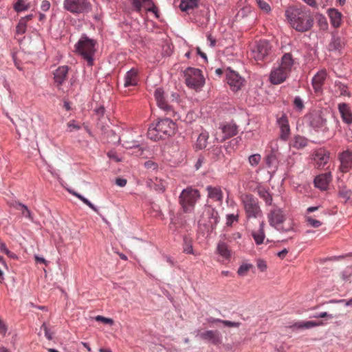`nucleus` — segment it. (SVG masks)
Here are the masks:
<instances>
[{
    "label": "nucleus",
    "instance_id": "38",
    "mask_svg": "<svg viewBox=\"0 0 352 352\" xmlns=\"http://www.w3.org/2000/svg\"><path fill=\"white\" fill-rule=\"evenodd\" d=\"M342 43L341 40L338 37H333L329 45V50H337L341 48Z\"/></svg>",
    "mask_w": 352,
    "mask_h": 352
},
{
    "label": "nucleus",
    "instance_id": "3",
    "mask_svg": "<svg viewBox=\"0 0 352 352\" xmlns=\"http://www.w3.org/2000/svg\"><path fill=\"white\" fill-rule=\"evenodd\" d=\"M294 65V60L290 54H285L277 67L272 69L269 80L274 85L283 83L288 78Z\"/></svg>",
    "mask_w": 352,
    "mask_h": 352
},
{
    "label": "nucleus",
    "instance_id": "17",
    "mask_svg": "<svg viewBox=\"0 0 352 352\" xmlns=\"http://www.w3.org/2000/svg\"><path fill=\"white\" fill-rule=\"evenodd\" d=\"M332 180V175L330 171L317 175L314 180L315 187L321 190H327L329 188V184Z\"/></svg>",
    "mask_w": 352,
    "mask_h": 352
},
{
    "label": "nucleus",
    "instance_id": "50",
    "mask_svg": "<svg viewBox=\"0 0 352 352\" xmlns=\"http://www.w3.org/2000/svg\"><path fill=\"white\" fill-rule=\"evenodd\" d=\"M238 221V215L236 216L233 214H228L226 217V224L228 226H231L234 221Z\"/></svg>",
    "mask_w": 352,
    "mask_h": 352
},
{
    "label": "nucleus",
    "instance_id": "24",
    "mask_svg": "<svg viewBox=\"0 0 352 352\" xmlns=\"http://www.w3.org/2000/svg\"><path fill=\"white\" fill-rule=\"evenodd\" d=\"M323 324L322 322L306 321L297 322L289 326L293 329H310L314 327Z\"/></svg>",
    "mask_w": 352,
    "mask_h": 352
},
{
    "label": "nucleus",
    "instance_id": "8",
    "mask_svg": "<svg viewBox=\"0 0 352 352\" xmlns=\"http://www.w3.org/2000/svg\"><path fill=\"white\" fill-rule=\"evenodd\" d=\"M272 52V45L267 40H255L248 46V56L256 61L264 60Z\"/></svg>",
    "mask_w": 352,
    "mask_h": 352
},
{
    "label": "nucleus",
    "instance_id": "26",
    "mask_svg": "<svg viewBox=\"0 0 352 352\" xmlns=\"http://www.w3.org/2000/svg\"><path fill=\"white\" fill-rule=\"evenodd\" d=\"M206 190L208 193V197L217 201H222L223 192L219 187H212L208 186Z\"/></svg>",
    "mask_w": 352,
    "mask_h": 352
},
{
    "label": "nucleus",
    "instance_id": "11",
    "mask_svg": "<svg viewBox=\"0 0 352 352\" xmlns=\"http://www.w3.org/2000/svg\"><path fill=\"white\" fill-rule=\"evenodd\" d=\"M64 8L73 13H87L91 10V5L88 0H65Z\"/></svg>",
    "mask_w": 352,
    "mask_h": 352
},
{
    "label": "nucleus",
    "instance_id": "36",
    "mask_svg": "<svg viewBox=\"0 0 352 352\" xmlns=\"http://www.w3.org/2000/svg\"><path fill=\"white\" fill-rule=\"evenodd\" d=\"M335 86L337 89L336 91L339 92L340 96H350V93L346 85L340 82H336Z\"/></svg>",
    "mask_w": 352,
    "mask_h": 352
},
{
    "label": "nucleus",
    "instance_id": "44",
    "mask_svg": "<svg viewBox=\"0 0 352 352\" xmlns=\"http://www.w3.org/2000/svg\"><path fill=\"white\" fill-rule=\"evenodd\" d=\"M107 122H109V120L107 118V120L105 121L104 119H98L97 121V126L98 129H100L103 133H106L107 131L109 129L108 126L106 125Z\"/></svg>",
    "mask_w": 352,
    "mask_h": 352
},
{
    "label": "nucleus",
    "instance_id": "42",
    "mask_svg": "<svg viewBox=\"0 0 352 352\" xmlns=\"http://www.w3.org/2000/svg\"><path fill=\"white\" fill-rule=\"evenodd\" d=\"M14 8L16 12H22L28 9V6L25 4V0H18L14 6Z\"/></svg>",
    "mask_w": 352,
    "mask_h": 352
},
{
    "label": "nucleus",
    "instance_id": "25",
    "mask_svg": "<svg viewBox=\"0 0 352 352\" xmlns=\"http://www.w3.org/2000/svg\"><path fill=\"white\" fill-rule=\"evenodd\" d=\"M308 144V140L300 135H294L292 138L290 146L296 148V149H302L307 146Z\"/></svg>",
    "mask_w": 352,
    "mask_h": 352
},
{
    "label": "nucleus",
    "instance_id": "28",
    "mask_svg": "<svg viewBox=\"0 0 352 352\" xmlns=\"http://www.w3.org/2000/svg\"><path fill=\"white\" fill-rule=\"evenodd\" d=\"M217 252L225 259H228L230 257V251L228 249L227 244L223 241L219 242L217 248Z\"/></svg>",
    "mask_w": 352,
    "mask_h": 352
},
{
    "label": "nucleus",
    "instance_id": "12",
    "mask_svg": "<svg viewBox=\"0 0 352 352\" xmlns=\"http://www.w3.org/2000/svg\"><path fill=\"white\" fill-rule=\"evenodd\" d=\"M309 125L314 129L328 131L325 113L322 110H314L308 115Z\"/></svg>",
    "mask_w": 352,
    "mask_h": 352
},
{
    "label": "nucleus",
    "instance_id": "59",
    "mask_svg": "<svg viewBox=\"0 0 352 352\" xmlns=\"http://www.w3.org/2000/svg\"><path fill=\"white\" fill-rule=\"evenodd\" d=\"M351 166H352V165L345 164V163H341L340 166V170L342 173H346Z\"/></svg>",
    "mask_w": 352,
    "mask_h": 352
},
{
    "label": "nucleus",
    "instance_id": "40",
    "mask_svg": "<svg viewBox=\"0 0 352 352\" xmlns=\"http://www.w3.org/2000/svg\"><path fill=\"white\" fill-rule=\"evenodd\" d=\"M293 104L294 109L298 112H301L305 108L304 102L300 96L295 97Z\"/></svg>",
    "mask_w": 352,
    "mask_h": 352
},
{
    "label": "nucleus",
    "instance_id": "5",
    "mask_svg": "<svg viewBox=\"0 0 352 352\" xmlns=\"http://www.w3.org/2000/svg\"><path fill=\"white\" fill-rule=\"evenodd\" d=\"M96 41L82 34L75 44V52L80 54L87 63L88 66L94 65V56L96 52Z\"/></svg>",
    "mask_w": 352,
    "mask_h": 352
},
{
    "label": "nucleus",
    "instance_id": "47",
    "mask_svg": "<svg viewBox=\"0 0 352 352\" xmlns=\"http://www.w3.org/2000/svg\"><path fill=\"white\" fill-rule=\"evenodd\" d=\"M256 265H257L258 269L262 272H265L267 270V263H266V261H265L263 259H260V258L258 259L256 261Z\"/></svg>",
    "mask_w": 352,
    "mask_h": 352
},
{
    "label": "nucleus",
    "instance_id": "58",
    "mask_svg": "<svg viewBox=\"0 0 352 352\" xmlns=\"http://www.w3.org/2000/svg\"><path fill=\"white\" fill-rule=\"evenodd\" d=\"M126 183H127L126 179H124V178H116V185H118V186H120V187L125 186Z\"/></svg>",
    "mask_w": 352,
    "mask_h": 352
},
{
    "label": "nucleus",
    "instance_id": "34",
    "mask_svg": "<svg viewBox=\"0 0 352 352\" xmlns=\"http://www.w3.org/2000/svg\"><path fill=\"white\" fill-rule=\"evenodd\" d=\"M208 135L207 133H201L197 138L196 146L199 149H203L206 146Z\"/></svg>",
    "mask_w": 352,
    "mask_h": 352
},
{
    "label": "nucleus",
    "instance_id": "41",
    "mask_svg": "<svg viewBox=\"0 0 352 352\" xmlns=\"http://www.w3.org/2000/svg\"><path fill=\"white\" fill-rule=\"evenodd\" d=\"M259 8L265 13L271 11V7L269 3L264 0H255Z\"/></svg>",
    "mask_w": 352,
    "mask_h": 352
},
{
    "label": "nucleus",
    "instance_id": "16",
    "mask_svg": "<svg viewBox=\"0 0 352 352\" xmlns=\"http://www.w3.org/2000/svg\"><path fill=\"white\" fill-rule=\"evenodd\" d=\"M68 72H69V67L67 65H63V66H59L53 72L54 83L56 85V87L58 89H60V87L63 85V84L67 80Z\"/></svg>",
    "mask_w": 352,
    "mask_h": 352
},
{
    "label": "nucleus",
    "instance_id": "43",
    "mask_svg": "<svg viewBox=\"0 0 352 352\" xmlns=\"http://www.w3.org/2000/svg\"><path fill=\"white\" fill-rule=\"evenodd\" d=\"M261 160V157L259 154H254L249 157L248 161L251 166H257Z\"/></svg>",
    "mask_w": 352,
    "mask_h": 352
},
{
    "label": "nucleus",
    "instance_id": "57",
    "mask_svg": "<svg viewBox=\"0 0 352 352\" xmlns=\"http://www.w3.org/2000/svg\"><path fill=\"white\" fill-rule=\"evenodd\" d=\"M50 3L48 1L44 0L42 1L41 5V9L43 11L46 12L50 9Z\"/></svg>",
    "mask_w": 352,
    "mask_h": 352
},
{
    "label": "nucleus",
    "instance_id": "39",
    "mask_svg": "<svg viewBox=\"0 0 352 352\" xmlns=\"http://www.w3.org/2000/svg\"><path fill=\"white\" fill-rule=\"evenodd\" d=\"M27 23L25 19H21L16 27V33L17 34H23L25 32Z\"/></svg>",
    "mask_w": 352,
    "mask_h": 352
},
{
    "label": "nucleus",
    "instance_id": "4",
    "mask_svg": "<svg viewBox=\"0 0 352 352\" xmlns=\"http://www.w3.org/2000/svg\"><path fill=\"white\" fill-rule=\"evenodd\" d=\"M243 205L247 218L246 229L252 228V224L262 226V212L257 199L252 195H247L243 200Z\"/></svg>",
    "mask_w": 352,
    "mask_h": 352
},
{
    "label": "nucleus",
    "instance_id": "18",
    "mask_svg": "<svg viewBox=\"0 0 352 352\" xmlns=\"http://www.w3.org/2000/svg\"><path fill=\"white\" fill-rule=\"evenodd\" d=\"M277 124L280 127V138L281 140L286 141L290 135V126L289 124L288 118L285 114H282L280 117L277 118Z\"/></svg>",
    "mask_w": 352,
    "mask_h": 352
},
{
    "label": "nucleus",
    "instance_id": "56",
    "mask_svg": "<svg viewBox=\"0 0 352 352\" xmlns=\"http://www.w3.org/2000/svg\"><path fill=\"white\" fill-rule=\"evenodd\" d=\"M222 323L224 326L228 327H239L240 322H235L229 320H222Z\"/></svg>",
    "mask_w": 352,
    "mask_h": 352
},
{
    "label": "nucleus",
    "instance_id": "37",
    "mask_svg": "<svg viewBox=\"0 0 352 352\" xmlns=\"http://www.w3.org/2000/svg\"><path fill=\"white\" fill-rule=\"evenodd\" d=\"M183 251L186 254H194L192 241L186 236L184 237Z\"/></svg>",
    "mask_w": 352,
    "mask_h": 352
},
{
    "label": "nucleus",
    "instance_id": "33",
    "mask_svg": "<svg viewBox=\"0 0 352 352\" xmlns=\"http://www.w3.org/2000/svg\"><path fill=\"white\" fill-rule=\"evenodd\" d=\"M305 219L307 226L309 227L316 228L322 224L320 221L316 219L311 214H305Z\"/></svg>",
    "mask_w": 352,
    "mask_h": 352
},
{
    "label": "nucleus",
    "instance_id": "27",
    "mask_svg": "<svg viewBox=\"0 0 352 352\" xmlns=\"http://www.w3.org/2000/svg\"><path fill=\"white\" fill-rule=\"evenodd\" d=\"M208 157L213 162H216L223 157L222 148L220 146H212L208 153Z\"/></svg>",
    "mask_w": 352,
    "mask_h": 352
},
{
    "label": "nucleus",
    "instance_id": "62",
    "mask_svg": "<svg viewBox=\"0 0 352 352\" xmlns=\"http://www.w3.org/2000/svg\"><path fill=\"white\" fill-rule=\"evenodd\" d=\"M241 141V138H234L233 140H232L230 141V144L231 146H232L233 148H234V146H236V148H238L239 146V142Z\"/></svg>",
    "mask_w": 352,
    "mask_h": 352
},
{
    "label": "nucleus",
    "instance_id": "23",
    "mask_svg": "<svg viewBox=\"0 0 352 352\" xmlns=\"http://www.w3.org/2000/svg\"><path fill=\"white\" fill-rule=\"evenodd\" d=\"M138 72L134 69H131L128 71L124 76V83L125 87L130 86H135L138 84Z\"/></svg>",
    "mask_w": 352,
    "mask_h": 352
},
{
    "label": "nucleus",
    "instance_id": "61",
    "mask_svg": "<svg viewBox=\"0 0 352 352\" xmlns=\"http://www.w3.org/2000/svg\"><path fill=\"white\" fill-rule=\"evenodd\" d=\"M7 326L4 322H0V334L4 336L7 331Z\"/></svg>",
    "mask_w": 352,
    "mask_h": 352
},
{
    "label": "nucleus",
    "instance_id": "19",
    "mask_svg": "<svg viewBox=\"0 0 352 352\" xmlns=\"http://www.w3.org/2000/svg\"><path fill=\"white\" fill-rule=\"evenodd\" d=\"M155 98L158 107L167 113L173 112L171 105L168 104L164 98V91L162 88H157L154 93Z\"/></svg>",
    "mask_w": 352,
    "mask_h": 352
},
{
    "label": "nucleus",
    "instance_id": "1",
    "mask_svg": "<svg viewBox=\"0 0 352 352\" xmlns=\"http://www.w3.org/2000/svg\"><path fill=\"white\" fill-rule=\"evenodd\" d=\"M285 16L291 26L300 32H307L314 25V18L310 12L305 7H290L286 10Z\"/></svg>",
    "mask_w": 352,
    "mask_h": 352
},
{
    "label": "nucleus",
    "instance_id": "51",
    "mask_svg": "<svg viewBox=\"0 0 352 352\" xmlns=\"http://www.w3.org/2000/svg\"><path fill=\"white\" fill-rule=\"evenodd\" d=\"M142 0H132V6L134 10L138 12H140L142 10Z\"/></svg>",
    "mask_w": 352,
    "mask_h": 352
},
{
    "label": "nucleus",
    "instance_id": "13",
    "mask_svg": "<svg viewBox=\"0 0 352 352\" xmlns=\"http://www.w3.org/2000/svg\"><path fill=\"white\" fill-rule=\"evenodd\" d=\"M311 159L316 168L322 169L329 162L330 153L324 148H320L314 151Z\"/></svg>",
    "mask_w": 352,
    "mask_h": 352
},
{
    "label": "nucleus",
    "instance_id": "22",
    "mask_svg": "<svg viewBox=\"0 0 352 352\" xmlns=\"http://www.w3.org/2000/svg\"><path fill=\"white\" fill-rule=\"evenodd\" d=\"M327 77V72L325 70H321L318 72L312 79L313 87L316 91H318L321 89L323 85L324 81Z\"/></svg>",
    "mask_w": 352,
    "mask_h": 352
},
{
    "label": "nucleus",
    "instance_id": "48",
    "mask_svg": "<svg viewBox=\"0 0 352 352\" xmlns=\"http://www.w3.org/2000/svg\"><path fill=\"white\" fill-rule=\"evenodd\" d=\"M95 320L98 321V322H102L105 324H111L112 325L113 324V319L111 318H105L102 316H97L95 317Z\"/></svg>",
    "mask_w": 352,
    "mask_h": 352
},
{
    "label": "nucleus",
    "instance_id": "9",
    "mask_svg": "<svg viewBox=\"0 0 352 352\" xmlns=\"http://www.w3.org/2000/svg\"><path fill=\"white\" fill-rule=\"evenodd\" d=\"M199 198L200 193L197 189L192 186H188L183 189L179 196V204L182 211L184 213L192 212L195 210V204Z\"/></svg>",
    "mask_w": 352,
    "mask_h": 352
},
{
    "label": "nucleus",
    "instance_id": "6",
    "mask_svg": "<svg viewBox=\"0 0 352 352\" xmlns=\"http://www.w3.org/2000/svg\"><path fill=\"white\" fill-rule=\"evenodd\" d=\"M267 217L270 226L277 230L283 232L294 230V222L293 219L287 220L284 212L280 208L272 209L268 214Z\"/></svg>",
    "mask_w": 352,
    "mask_h": 352
},
{
    "label": "nucleus",
    "instance_id": "46",
    "mask_svg": "<svg viewBox=\"0 0 352 352\" xmlns=\"http://www.w3.org/2000/svg\"><path fill=\"white\" fill-rule=\"evenodd\" d=\"M94 111H95L97 120H98L99 118L104 119L105 121L107 120V118H104V111H105L104 107L100 106L98 108L96 109Z\"/></svg>",
    "mask_w": 352,
    "mask_h": 352
},
{
    "label": "nucleus",
    "instance_id": "31",
    "mask_svg": "<svg viewBox=\"0 0 352 352\" xmlns=\"http://www.w3.org/2000/svg\"><path fill=\"white\" fill-rule=\"evenodd\" d=\"M198 5V0H182L179 7L183 12L196 8Z\"/></svg>",
    "mask_w": 352,
    "mask_h": 352
},
{
    "label": "nucleus",
    "instance_id": "2",
    "mask_svg": "<svg viewBox=\"0 0 352 352\" xmlns=\"http://www.w3.org/2000/svg\"><path fill=\"white\" fill-rule=\"evenodd\" d=\"M176 124L169 118L160 119L157 123H152L148 129L147 137L155 142L175 135Z\"/></svg>",
    "mask_w": 352,
    "mask_h": 352
},
{
    "label": "nucleus",
    "instance_id": "53",
    "mask_svg": "<svg viewBox=\"0 0 352 352\" xmlns=\"http://www.w3.org/2000/svg\"><path fill=\"white\" fill-rule=\"evenodd\" d=\"M67 127L69 131H72L74 130H79L80 129V126L76 124L74 120L68 122Z\"/></svg>",
    "mask_w": 352,
    "mask_h": 352
},
{
    "label": "nucleus",
    "instance_id": "52",
    "mask_svg": "<svg viewBox=\"0 0 352 352\" xmlns=\"http://www.w3.org/2000/svg\"><path fill=\"white\" fill-rule=\"evenodd\" d=\"M351 275H352V269L351 267H348L344 271V272L342 274V278L344 280H349V278L351 276Z\"/></svg>",
    "mask_w": 352,
    "mask_h": 352
},
{
    "label": "nucleus",
    "instance_id": "21",
    "mask_svg": "<svg viewBox=\"0 0 352 352\" xmlns=\"http://www.w3.org/2000/svg\"><path fill=\"white\" fill-rule=\"evenodd\" d=\"M338 109L342 121L347 124H351L352 123V111L349 104L344 102L340 103L338 105Z\"/></svg>",
    "mask_w": 352,
    "mask_h": 352
},
{
    "label": "nucleus",
    "instance_id": "20",
    "mask_svg": "<svg viewBox=\"0 0 352 352\" xmlns=\"http://www.w3.org/2000/svg\"><path fill=\"white\" fill-rule=\"evenodd\" d=\"M263 227L264 222L262 221V226L252 224V228L247 229L251 231L252 236L256 245L262 244L265 238Z\"/></svg>",
    "mask_w": 352,
    "mask_h": 352
},
{
    "label": "nucleus",
    "instance_id": "29",
    "mask_svg": "<svg viewBox=\"0 0 352 352\" xmlns=\"http://www.w3.org/2000/svg\"><path fill=\"white\" fill-rule=\"evenodd\" d=\"M12 206L17 210L22 209L23 210L22 214L25 217H26L32 221L33 220V217H32L31 211L28 209V206H25V204H23L19 201H14V203L12 204Z\"/></svg>",
    "mask_w": 352,
    "mask_h": 352
},
{
    "label": "nucleus",
    "instance_id": "7",
    "mask_svg": "<svg viewBox=\"0 0 352 352\" xmlns=\"http://www.w3.org/2000/svg\"><path fill=\"white\" fill-rule=\"evenodd\" d=\"M219 220L218 212L210 206L206 205L198 221L199 229L209 234L216 228Z\"/></svg>",
    "mask_w": 352,
    "mask_h": 352
},
{
    "label": "nucleus",
    "instance_id": "45",
    "mask_svg": "<svg viewBox=\"0 0 352 352\" xmlns=\"http://www.w3.org/2000/svg\"><path fill=\"white\" fill-rule=\"evenodd\" d=\"M126 148H131L136 149V151L134 152L136 155L141 156L143 155L144 149L142 147H141L139 144H136V142H132L131 145L126 146Z\"/></svg>",
    "mask_w": 352,
    "mask_h": 352
},
{
    "label": "nucleus",
    "instance_id": "15",
    "mask_svg": "<svg viewBox=\"0 0 352 352\" xmlns=\"http://www.w3.org/2000/svg\"><path fill=\"white\" fill-rule=\"evenodd\" d=\"M195 337H199L200 339L210 342L212 344L217 345L221 342V336L218 331L208 330L201 332V330L197 329L195 331Z\"/></svg>",
    "mask_w": 352,
    "mask_h": 352
},
{
    "label": "nucleus",
    "instance_id": "35",
    "mask_svg": "<svg viewBox=\"0 0 352 352\" xmlns=\"http://www.w3.org/2000/svg\"><path fill=\"white\" fill-rule=\"evenodd\" d=\"M339 159L340 160V163L352 165V153L349 151H346L340 153Z\"/></svg>",
    "mask_w": 352,
    "mask_h": 352
},
{
    "label": "nucleus",
    "instance_id": "30",
    "mask_svg": "<svg viewBox=\"0 0 352 352\" xmlns=\"http://www.w3.org/2000/svg\"><path fill=\"white\" fill-rule=\"evenodd\" d=\"M222 133L224 134L223 139L234 135L236 133L237 127L234 124H227L222 127Z\"/></svg>",
    "mask_w": 352,
    "mask_h": 352
},
{
    "label": "nucleus",
    "instance_id": "60",
    "mask_svg": "<svg viewBox=\"0 0 352 352\" xmlns=\"http://www.w3.org/2000/svg\"><path fill=\"white\" fill-rule=\"evenodd\" d=\"M314 317L315 318H329V319L333 318V315L329 314L327 312H322V313L319 314L318 315L315 316Z\"/></svg>",
    "mask_w": 352,
    "mask_h": 352
},
{
    "label": "nucleus",
    "instance_id": "63",
    "mask_svg": "<svg viewBox=\"0 0 352 352\" xmlns=\"http://www.w3.org/2000/svg\"><path fill=\"white\" fill-rule=\"evenodd\" d=\"M197 52L204 60L205 62H208V58L206 53L201 52L199 47H197Z\"/></svg>",
    "mask_w": 352,
    "mask_h": 352
},
{
    "label": "nucleus",
    "instance_id": "32",
    "mask_svg": "<svg viewBox=\"0 0 352 352\" xmlns=\"http://www.w3.org/2000/svg\"><path fill=\"white\" fill-rule=\"evenodd\" d=\"M329 17L331 22L334 27H338L340 25L341 14L337 10L332 9L329 10Z\"/></svg>",
    "mask_w": 352,
    "mask_h": 352
},
{
    "label": "nucleus",
    "instance_id": "14",
    "mask_svg": "<svg viewBox=\"0 0 352 352\" xmlns=\"http://www.w3.org/2000/svg\"><path fill=\"white\" fill-rule=\"evenodd\" d=\"M226 76L227 82L232 91L236 92L241 89L242 78L238 72L234 71L230 67H228L226 71Z\"/></svg>",
    "mask_w": 352,
    "mask_h": 352
},
{
    "label": "nucleus",
    "instance_id": "10",
    "mask_svg": "<svg viewBox=\"0 0 352 352\" xmlns=\"http://www.w3.org/2000/svg\"><path fill=\"white\" fill-rule=\"evenodd\" d=\"M185 84L195 91H200L205 85V78L202 71L198 68L188 67L184 71Z\"/></svg>",
    "mask_w": 352,
    "mask_h": 352
},
{
    "label": "nucleus",
    "instance_id": "55",
    "mask_svg": "<svg viewBox=\"0 0 352 352\" xmlns=\"http://www.w3.org/2000/svg\"><path fill=\"white\" fill-rule=\"evenodd\" d=\"M204 161H205L204 157L202 155H199L195 164V167L196 170H198L201 168V166L204 164Z\"/></svg>",
    "mask_w": 352,
    "mask_h": 352
},
{
    "label": "nucleus",
    "instance_id": "64",
    "mask_svg": "<svg viewBox=\"0 0 352 352\" xmlns=\"http://www.w3.org/2000/svg\"><path fill=\"white\" fill-rule=\"evenodd\" d=\"M266 204L271 205L272 203V197L269 193H266V195H263Z\"/></svg>",
    "mask_w": 352,
    "mask_h": 352
},
{
    "label": "nucleus",
    "instance_id": "49",
    "mask_svg": "<svg viewBox=\"0 0 352 352\" xmlns=\"http://www.w3.org/2000/svg\"><path fill=\"white\" fill-rule=\"evenodd\" d=\"M144 167L147 169L157 170L158 168V164L152 160H148L144 162Z\"/></svg>",
    "mask_w": 352,
    "mask_h": 352
},
{
    "label": "nucleus",
    "instance_id": "54",
    "mask_svg": "<svg viewBox=\"0 0 352 352\" xmlns=\"http://www.w3.org/2000/svg\"><path fill=\"white\" fill-rule=\"evenodd\" d=\"M41 329H43L44 331H45V337L47 338V339L48 340H52V333L50 332V330L48 329V327H47V325L45 324V323H43L41 326Z\"/></svg>",
    "mask_w": 352,
    "mask_h": 352
}]
</instances>
